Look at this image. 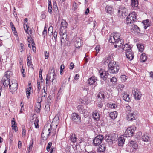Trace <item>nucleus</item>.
Segmentation results:
<instances>
[{
	"label": "nucleus",
	"instance_id": "50",
	"mask_svg": "<svg viewBox=\"0 0 153 153\" xmlns=\"http://www.w3.org/2000/svg\"><path fill=\"white\" fill-rule=\"evenodd\" d=\"M42 68H40V71H39V78H40V79L41 80H42Z\"/></svg>",
	"mask_w": 153,
	"mask_h": 153
},
{
	"label": "nucleus",
	"instance_id": "4",
	"mask_svg": "<svg viewBox=\"0 0 153 153\" xmlns=\"http://www.w3.org/2000/svg\"><path fill=\"white\" fill-rule=\"evenodd\" d=\"M137 19V15L135 12H132L129 14L126 18V22L127 24L133 23Z\"/></svg>",
	"mask_w": 153,
	"mask_h": 153
},
{
	"label": "nucleus",
	"instance_id": "24",
	"mask_svg": "<svg viewBox=\"0 0 153 153\" xmlns=\"http://www.w3.org/2000/svg\"><path fill=\"white\" fill-rule=\"evenodd\" d=\"M41 101L40 102H37L35 105V110L36 112L39 113L40 111V108H41Z\"/></svg>",
	"mask_w": 153,
	"mask_h": 153
},
{
	"label": "nucleus",
	"instance_id": "19",
	"mask_svg": "<svg viewBox=\"0 0 153 153\" xmlns=\"http://www.w3.org/2000/svg\"><path fill=\"white\" fill-rule=\"evenodd\" d=\"M86 107H84L82 105H79L77 106V108L79 112L82 114H85L86 111Z\"/></svg>",
	"mask_w": 153,
	"mask_h": 153
},
{
	"label": "nucleus",
	"instance_id": "16",
	"mask_svg": "<svg viewBox=\"0 0 153 153\" xmlns=\"http://www.w3.org/2000/svg\"><path fill=\"white\" fill-rule=\"evenodd\" d=\"M66 31V30H60V35L61 36V43H63L64 41V39H65L67 37Z\"/></svg>",
	"mask_w": 153,
	"mask_h": 153
},
{
	"label": "nucleus",
	"instance_id": "49",
	"mask_svg": "<svg viewBox=\"0 0 153 153\" xmlns=\"http://www.w3.org/2000/svg\"><path fill=\"white\" fill-rule=\"evenodd\" d=\"M109 107L111 109H115L117 106L115 104H109Z\"/></svg>",
	"mask_w": 153,
	"mask_h": 153
},
{
	"label": "nucleus",
	"instance_id": "27",
	"mask_svg": "<svg viewBox=\"0 0 153 153\" xmlns=\"http://www.w3.org/2000/svg\"><path fill=\"white\" fill-rule=\"evenodd\" d=\"M129 145L134 149H136L138 148V145L135 141H131Z\"/></svg>",
	"mask_w": 153,
	"mask_h": 153
},
{
	"label": "nucleus",
	"instance_id": "48",
	"mask_svg": "<svg viewBox=\"0 0 153 153\" xmlns=\"http://www.w3.org/2000/svg\"><path fill=\"white\" fill-rule=\"evenodd\" d=\"M124 87V85H119L117 86V89L118 91H119V90L122 91Z\"/></svg>",
	"mask_w": 153,
	"mask_h": 153
},
{
	"label": "nucleus",
	"instance_id": "64",
	"mask_svg": "<svg viewBox=\"0 0 153 153\" xmlns=\"http://www.w3.org/2000/svg\"><path fill=\"white\" fill-rule=\"evenodd\" d=\"M11 124L12 127H13V126H16V124L15 121L13 120L11 121Z\"/></svg>",
	"mask_w": 153,
	"mask_h": 153
},
{
	"label": "nucleus",
	"instance_id": "41",
	"mask_svg": "<svg viewBox=\"0 0 153 153\" xmlns=\"http://www.w3.org/2000/svg\"><path fill=\"white\" fill-rule=\"evenodd\" d=\"M137 46L139 51L140 52H142L144 49V46L140 44H138Z\"/></svg>",
	"mask_w": 153,
	"mask_h": 153
},
{
	"label": "nucleus",
	"instance_id": "45",
	"mask_svg": "<svg viewBox=\"0 0 153 153\" xmlns=\"http://www.w3.org/2000/svg\"><path fill=\"white\" fill-rule=\"evenodd\" d=\"M39 120L38 119L36 118L34 122V124L35 125V127L36 128H37L39 127L38 123Z\"/></svg>",
	"mask_w": 153,
	"mask_h": 153
},
{
	"label": "nucleus",
	"instance_id": "12",
	"mask_svg": "<svg viewBox=\"0 0 153 153\" xmlns=\"http://www.w3.org/2000/svg\"><path fill=\"white\" fill-rule=\"evenodd\" d=\"M73 40L74 42L75 47H80L82 46L81 39L80 38L77 37V36H74Z\"/></svg>",
	"mask_w": 153,
	"mask_h": 153
},
{
	"label": "nucleus",
	"instance_id": "23",
	"mask_svg": "<svg viewBox=\"0 0 153 153\" xmlns=\"http://www.w3.org/2000/svg\"><path fill=\"white\" fill-rule=\"evenodd\" d=\"M93 118L95 121L99 120L100 118L99 114L97 112V111H94L92 114Z\"/></svg>",
	"mask_w": 153,
	"mask_h": 153
},
{
	"label": "nucleus",
	"instance_id": "44",
	"mask_svg": "<svg viewBox=\"0 0 153 153\" xmlns=\"http://www.w3.org/2000/svg\"><path fill=\"white\" fill-rule=\"evenodd\" d=\"M120 78L121 80L123 82H125L127 79V77L124 75H121Z\"/></svg>",
	"mask_w": 153,
	"mask_h": 153
},
{
	"label": "nucleus",
	"instance_id": "47",
	"mask_svg": "<svg viewBox=\"0 0 153 153\" xmlns=\"http://www.w3.org/2000/svg\"><path fill=\"white\" fill-rule=\"evenodd\" d=\"M22 136L23 137H25V136L26 134V130L25 129V128L24 126H23L22 127Z\"/></svg>",
	"mask_w": 153,
	"mask_h": 153
},
{
	"label": "nucleus",
	"instance_id": "63",
	"mask_svg": "<svg viewBox=\"0 0 153 153\" xmlns=\"http://www.w3.org/2000/svg\"><path fill=\"white\" fill-rule=\"evenodd\" d=\"M22 146V143L21 141H19L18 142V148L20 149Z\"/></svg>",
	"mask_w": 153,
	"mask_h": 153
},
{
	"label": "nucleus",
	"instance_id": "35",
	"mask_svg": "<svg viewBox=\"0 0 153 153\" xmlns=\"http://www.w3.org/2000/svg\"><path fill=\"white\" fill-rule=\"evenodd\" d=\"M29 87L28 88V90L26 91V93L27 95V97L28 98H29V96L30 94V91L31 90V84H29Z\"/></svg>",
	"mask_w": 153,
	"mask_h": 153
},
{
	"label": "nucleus",
	"instance_id": "61",
	"mask_svg": "<svg viewBox=\"0 0 153 153\" xmlns=\"http://www.w3.org/2000/svg\"><path fill=\"white\" fill-rule=\"evenodd\" d=\"M79 78V74H76L75 76L74 79L75 80H78Z\"/></svg>",
	"mask_w": 153,
	"mask_h": 153
},
{
	"label": "nucleus",
	"instance_id": "32",
	"mask_svg": "<svg viewBox=\"0 0 153 153\" xmlns=\"http://www.w3.org/2000/svg\"><path fill=\"white\" fill-rule=\"evenodd\" d=\"M97 97L98 98L101 99V100H104L105 97L104 92L103 91H100L97 95Z\"/></svg>",
	"mask_w": 153,
	"mask_h": 153
},
{
	"label": "nucleus",
	"instance_id": "11",
	"mask_svg": "<svg viewBox=\"0 0 153 153\" xmlns=\"http://www.w3.org/2000/svg\"><path fill=\"white\" fill-rule=\"evenodd\" d=\"M124 43L123 42L122 44H120L119 43L118 44H114V46L115 48H117V46L119 47L122 49L126 51H129L130 49H131V47L128 44L126 43L124 45H123Z\"/></svg>",
	"mask_w": 153,
	"mask_h": 153
},
{
	"label": "nucleus",
	"instance_id": "3",
	"mask_svg": "<svg viewBox=\"0 0 153 153\" xmlns=\"http://www.w3.org/2000/svg\"><path fill=\"white\" fill-rule=\"evenodd\" d=\"M120 33L114 32L113 35L111 36L109 39L110 42L115 43V44H122L123 41V39L120 37Z\"/></svg>",
	"mask_w": 153,
	"mask_h": 153
},
{
	"label": "nucleus",
	"instance_id": "60",
	"mask_svg": "<svg viewBox=\"0 0 153 153\" xmlns=\"http://www.w3.org/2000/svg\"><path fill=\"white\" fill-rule=\"evenodd\" d=\"M74 63L73 62H71L70 64V67H69L70 69L71 70L73 69L74 68Z\"/></svg>",
	"mask_w": 153,
	"mask_h": 153
},
{
	"label": "nucleus",
	"instance_id": "46",
	"mask_svg": "<svg viewBox=\"0 0 153 153\" xmlns=\"http://www.w3.org/2000/svg\"><path fill=\"white\" fill-rule=\"evenodd\" d=\"M10 24L11 26L12 30H13V33H15V32H16V28L13 23L12 22H11Z\"/></svg>",
	"mask_w": 153,
	"mask_h": 153
},
{
	"label": "nucleus",
	"instance_id": "38",
	"mask_svg": "<svg viewBox=\"0 0 153 153\" xmlns=\"http://www.w3.org/2000/svg\"><path fill=\"white\" fill-rule=\"evenodd\" d=\"M33 143L34 142L33 140H32L30 143V145L29 146V147L27 148V150H28L29 152L32 149L33 145Z\"/></svg>",
	"mask_w": 153,
	"mask_h": 153
},
{
	"label": "nucleus",
	"instance_id": "62",
	"mask_svg": "<svg viewBox=\"0 0 153 153\" xmlns=\"http://www.w3.org/2000/svg\"><path fill=\"white\" fill-rule=\"evenodd\" d=\"M37 88H38V90L39 89L40 90L41 88V86H40V82H39V80H38L37 81Z\"/></svg>",
	"mask_w": 153,
	"mask_h": 153
},
{
	"label": "nucleus",
	"instance_id": "29",
	"mask_svg": "<svg viewBox=\"0 0 153 153\" xmlns=\"http://www.w3.org/2000/svg\"><path fill=\"white\" fill-rule=\"evenodd\" d=\"M129 95L128 94H127L126 93L124 92L123 96V99L128 102H129L130 101V98L129 97Z\"/></svg>",
	"mask_w": 153,
	"mask_h": 153
},
{
	"label": "nucleus",
	"instance_id": "40",
	"mask_svg": "<svg viewBox=\"0 0 153 153\" xmlns=\"http://www.w3.org/2000/svg\"><path fill=\"white\" fill-rule=\"evenodd\" d=\"M112 7L111 6L107 5L105 8V10L108 13H110L112 10Z\"/></svg>",
	"mask_w": 153,
	"mask_h": 153
},
{
	"label": "nucleus",
	"instance_id": "10",
	"mask_svg": "<svg viewBox=\"0 0 153 153\" xmlns=\"http://www.w3.org/2000/svg\"><path fill=\"white\" fill-rule=\"evenodd\" d=\"M132 93L136 100H140L142 96L140 92L136 88H134L132 91Z\"/></svg>",
	"mask_w": 153,
	"mask_h": 153
},
{
	"label": "nucleus",
	"instance_id": "26",
	"mask_svg": "<svg viewBox=\"0 0 153 153\" xmlns=\"http://www.w3.org/2000/svg\"><path fill=\"white\" fill-rule=\"evenodd\" d=\"M117 135L115 134H113L111 136L110 139V143H114L117 141Z\"/></svg>",
	"mask_w": 153,
	"mask_h": 153
},
{
	"label": "nucleus",
	"instance_id": "59",
	"mask_svg": "<svg viewBox=\"0 0 153 153\" xmlns=\"http://www.w3.org/2000/svg\"><path fill=\"white\" fill-rule=\"evenodd\" d=\"M103 104L102 102H99L97 104V106L99 108H101L103 106Z\"/></svg>",
	"mask_w": 153,
	"mask_h": 153
},
{
	"label": "nucleus",
	"instance_id": "51",
	"mask_svg": "<svg viewBox=\"0 0 153 153\" xmlns=\"http://www.w3.org/2000/svg\"><path fill=\"white\" fill-rule=\"evenodd\" d=\"M110 82L112 83H115L117 81V79L115 77H113L110 79Z\"/></svg>",
	"mask_w": 153,
	"mask_h": 153
},
{
	"label": "nucleus",
	"instance_id": "5",
	"mask_svg": "<svg viewBox=\"0 0 153 153\" xmlns=\"http://www.w3.org/2000/svg\"><path fill=\"white\" fill-rule=\"evenodd\" d=\"M52 71V73H49L47 75L46 78V86L48 87L49 85L50 82H53L55 79L56 74L55 72V70L54 69H51Z\"/></svg>",
	"mask_w": 153,
	"mask_h": 153
},
{
	"label": "nucleus",
	"instance_id": "34",
	"mask_svg": "<svg viewBox=\"0 0 153 153\" xmlns=\"http://www.w3.org/2000/svg\"><path fill=\"white\" fill-rule=\"evenodd\" d=\"M12 75V73L10 71H7L5 72L4 76H5L7 78L10 79Z\"/></svg>",
	"mask_w": 153,
	"mask_h": 153
},
{
	"label": "nucleus",
	"instance_id": "9",
	"mask_svg": "<svg viewBox=\"0 0 153 153\" xmlns=\"http://www.w3.org/2000/svg\"><path fill=\"white\" fill-rule=\"evenodd\" d=\"M9 90L11 92H14L17 89L18 85L17 81L15 80H12L9 85Z\"/></svg>",
	"mask_w": 153,
	"mask_h": 153
},
{
	"label": "nucleus",
	"instance_id": "43",
	"mask_svg": "<svg viewBox=\"0 0 153 153\" xmlns=\"http://www.w3.org/2000/svg\"><path fill=\"white\" fill-rule=\"evenodd\" d=\"M48 12L51 13L52 12V8L51 5V2H49L48 3Z\"/></svg>",
	"mask_w": 153,
	"mask_h": 153
},
{
	"label": "nucleus",
	"instance_id": "58",
	"mask_svg": "<svg viewBox=\"0 0 153 153\" xmlns=\"http://www.w3.org/2000/svg\"><path fill=\"white\" fill-rule=\"evenodd\" d=\"M31 63V60H30V61L29 60H27V65L28 66H30L31 68L32 67V66H33V65H32Z\"/></svg>",
	"mask_w": 153,
	"mask_h": 153
},
{
	"label": "nucleus",
	"instance_id": "17",
	"mask_svg": "<svg viewBox=\"0 0 153 153\" xmlns=\"http://www.w3.org/2000/svg\"><path fill=\"white\" fill-rule=\"evenodd\" d=\"M106 148L105 144H101L97 148V152L99 153H104L105 152Z\"/></svg>",
	"mask_w": 153,
	"mask_h": 153
},
{
	"label": "nucleus",
	"instance_id": "18",
	"mask_svg": "<svg viewBox=\"0 0 153 153\" xmlns=\"http://www.w3.org/2000/svg\"><path fill=\"white\" fill-rule=\"evenodd\" d=\"M97 81V78L94 76H92L88 80V84L89 85H91L94 84L96 86L97 85V83H96Z\"/></svg>",
	"mask_w": 153,
	"mask_h": 153
},
{
	"label": "nucleus",
	"instance_id": "28",
	"mask_svg": "<svg viewBox=\"0 0 153 153\" xmlns=\"http://www.w3.org/2000/svg\"><path fill=\"white\" fill-rule=\"evenodd\" d=\"M59 122V118L58 117L55 116L53 120L50 125H51L52 126V125H53L54 124H55L56 126L58 125Z\"/></svg>",
	"mask_w": 153,
	"mask_h": 153
},
{
	"label": "nucleus",
	"instance_id": "15",
	"mask_svg": "<svg viewBox=\"0 0 153 153\" xmlns=\"http://www.w3.org/2000/svg\"><path fill=\"white\" fill-rule=\"evenodd\" d=\"M129 51H126V55L127 58L128 59L131 61L134 58V53L132 52L131 49H130Z\"/></svg>",
	"mask_w": 153,
	"mask_h": 153
},
{
	"label": "nucleus",
	"instance_id": "53",
	"mask_svg": "<svg viewBox=\"0 0 153 153\" xmlns=\"http://www.w3.org/2000/svg\"><path fill=\"white\" fill-rule=\"evenodd\" d=\"M45 109L46 111L48 112L50 111L49 105L48 104H47L45 106Z\"/></svg>",
	"mask_w": 153,
	"mask_h": 153
},
{
	"label": "nucleus",
	"instance_id": "8",
	"mask_svg": "<svg viewBox=\"0 0 153 153\" xmlns=\"http://www.w3.org/2000/svg\"><path fill=\"white\" fill-rule=\"evenodd\" d=\"M72 120L76 124H79L81 122V118L80 115L76 113H73L71 114Z\"/></svg>",
	"mask_w": 153,
	"mask_h": 153
},
{
	"label": "nucleus",
	"instance_id": "6",
	"mask_svg": "<svg viewBox=\"0 0 153 153\" xmlns=\"http://www.w3.org/2000/svg\"><path fill=\"white\" fill-rule=\"evenodd\" d=\"M126 114L127 119L129 121H132L136 118L135 112L131 111V110L127 111Z\"/></svg>",
	"mask_w": 153,
	"mask_h": 153
},
{
	"label": "nucleus",
	"instance_id": "42",
	"mask_svg": "<svg viewBox=\"0 0 153 153\" xmlns=\"http://www.w3.org/2000/svg\"><path fill=\"white\" fill-rule=\"evenodd\" d=\"M28 42H29V43H32L31 45L33 47V50H34V47L33 46L35 45V43H34V41H33L32 39L31 38H28Z\"/></svg>",
	"mask_w": 153,
	"mask_h": 153
},
{
	"label": "nucleus",
	"instance_id": "56",
	"mask_svg": "<svg viewBox=\"0 0 153 153\" xmlns=\"http://www.w3.org/2000/svg\"><path fill=\"white\" fill-rule=\"evenodd\" d=\"M100 48L99 46H97L95 47V50H96V54H97L98 53L99 51H100Z\"/></svg>",
	"mask_w": 153,
	"mask_h": 153
},
{
	"label": "nucleus",
	"instance_id": "52",
	"mask_svg": "<svg viewBox=\"0 0 153 153\" xmlns=\"http://www.w3.org/2000/svg\"><path fill=\"white\" fill-rule=\"evenodd\" d=\"M111 136H106L105 137V140L106 141L110 143Z\"/></svg>",
	"mask_w": 153,
	"mask_h": 153
},
{
	"label": "nucleus",
	"instance_id": "2",
	"mask_svg": "<svg viewBox=\"0 0 153 153\" xmlns=\"http://www.w3.org/2000/svg\"><path fill=\"white\" fill-rule=\"evenodd\" d=\"M108 72L110 73H117L120 68L118 64L114 61H109L108 59L104 61V63L105 65L106 63H108Z\"/></svg>",
	"mask_w": 153,
	"mask_h": 153
},
{
	"label": "nucleus",
	"instance_id": "21",
	"mask_svg": "<svg viewBox=\"0 0 153 153\" xmlns=\"http://www.w3.org/2000/svg\"><path fill=\"white\" fill-rule=\"evenodd\" d=\"M100 73L101 78L103 80L106 81L107 79H109L108 78V76L109 75L108 72L106 71L104 74L102 72H100Z\"/></svg>",
	"mask_w": 153,
	"mask_h": 153
},
{
	"label": "nucleus",
	"instance_id": "20",
	"mask_svg": "<svg viewBox=\"0 0 153 153\" xmlns=\"http://www.w3.org/2000/svg\"><path fill=\"white\" fill-rule=\"evenodd\" d=\"M10 79L7 78L5 76L3 77L2 82H3V85L5 87H7L8 85H10Z\"/></svg>",
	"mask_w": 153,
	"mask_h": 153
},
{
	"label": "nucleus",
	"instance_id": "31",
	"mask_svg": "<svg viewBox=\"0 0 153 153\" xmlns=\"http://www.w3.org/2000/svg\"><path fill=\"white\" fill-rule=\"evenodd\" d=\"M110 118L112 119H114L117 117V113L116 111L111 112L109 114Z\"/></svg>",
	"mask_w": 153,
	"mask_h": 153
},
{
	"label": "nucleus",
	"instance_id": "13",
	"mask_svg": "<svg viewBox=\"0 0 153 153\" xmlns=\"http://www.w3.org/2000/svg\"><path fill=\"white\" fill-rule=\"evenodd\" d=\"M134 127L128 128L126 131L125 134L127 137H132L134 132Z\"/></svg>",
	"mask_w": 153,
	"mask_h": 153
},
{
	"label": "nucleus",
	"instance_id": "55",
	"mask_svg": "<svg viewBox=\"0 0 153 153\" xmlns=\"http://www.w3.org/2000/svg\"><path fill=\"white\" fill-rule=\"evenodd\" d=\"M47 28L45 27L44 30L42 32V35L44 36V37L47 34Z\"/></svg>",
	"mask_w": 153,
	"mask_h": 153
},
{
	"label": "nucleus",
	"instance_id": "54",
	"mask_svg": "<svg viewBox=\"0 0 153 153\" xmlns=\"http://www.w3.org/2000/svg\"><path fill=\"white\" fill-rule=\"evenodd\" d=\"M58 34V33L57 32L55 31L53 33V36L55 39V41H56V38L57 36V35Z\"/></svg>",
	"mask_w": 153,
	"mask_h": 153
},
{
	"label": "nucleus",
	"instance_id": "22",
	"mask_svg": "<svg viewBox=\"0 0 153 153\" xmlns=\"http://www.w3.org/2000/svg\"><path fill=\"white\" fill-rule=\"evenodd\" d=\"M68 25V23L64 19H62L61 21V25H60V30H63H63H66Z\"/></svg>",
	"mask_w": 153,
	"mask_h": 153
},
{
	"label": "nucleus",
	"instance_id": "7",
	"mask_svg": "<svg viewBox=\"0 0 153 153\" xmlns=\"http://www.w3.org/2000/svg\"><path fill=\"white\" fill-rule=\"evenodd\" d=\"M103 136L101 135H99L96 137L93 140V142L94 146L99 145L103 140Z\"/></svg>",
	"mask_w": 153,
	"mask_h": 153
},
{
	"label": "nucleus",
	"instance_id": "1",
	"mask_svg": "<svg viewBox=\"0 0 153 153\" xmlns=\"http://www.w3.org/2000/svg\"><path fill=\"white\" fill-rule=\"evenodd\" d=\"M51 127V125H50L49 123L45 125L41 134L43 140H47L48 136L51 134H52L53 136L55 135L56 131L53 130V131H52Z\"/></svg>",
	"mask_w": 153,
	"mask_h": 153
},
{
	"label": "nucleus",
	"instance_id": "37",
	"mask_svg": "<svg viewBox=\"0 0 153 153\" xmlns=\"http://www.w3.org/2000/svg\"><path fill=\"white\" fill-rule=\"evenodd\" d=\"M142 140L145 142H147L148 141L149 139V137L147 134H145L142 136Z\"/></svg>",
	"mask_w": 153,
	"mask_h": 153
},
{
	"label": "nucleus",
	"instance_id": "25",
	"mask_svg": "<svg viewBox=\"0 0 153 153\" xmlns=\"http://www.w3.org/2000/svg\"><path fill=\"white\" fill-rule=\"evenodd\" d=\"M77 139V137L76 135L75 134H72L70 135L69 140L73 143H75L76 142Z\"/></svg>",
	"mask_w": 153,
	"mask_h": 153
},
{
	"label": "nucleus",
	"instance_id": "14",
	"mask_svg": "<svg viewBox=\"0 0 153 153\" xmlns=\"http://www.w3.org/2000/svg\"><path fill=\"white\" fill-rule=\"evenodd\" d=\"M131 32L137 35L140 33V30L137 25H131Z\"/></svg>",
	"mask_w": 153,
	"mask_h": 153
},
{
	"label": "nucleus",
	"instance_id": "39",
	"mask_svg": "<svg viewBox=\"0 0 153 153\" xmlns=\"http://www.w3.org/2000/svg\"><path fill=\"white\" fill-rule=\"evenodd\" d=\"M24 27L27 33H29V30L30 32V30H29V27L26 24H24Z\"/></svg>",
	"mask_w": 153,
	"mask_h": 153
},
{
	"label": "nucleus",
	"instance_id": "36",
	"mask_svg": "<svg viewBox=\"0 0 153 153\" xmlns=\"http://www.w3.org/2000/svg\"><path fill=\"white\" fill-rule=\"evenodd\" d=\"M132 6L133 7H137L138 3L137 0H131Z\"/></svg>",
	"mask_w": 153,
	"mask_h": 153
},
{
	"label": "nucleus",
	"instance_id": "30",
	"mask_svg": "<svg viewBox=\"0 0 153 153\" xmlns=\"http://www.w3.org/2000/svg\"><path fill=\"white\" fill-rule=\"evenodd\" d=\"M125 142V139L123 137H120L118 141V145L120 146H122L124 143Z\"/></svg>",
	"mask_w": 153,
	"mask_h": 153
},
{
	"label": "nucleus",
	"instance_id": "57",
	"mask_svg": "<svg viewBox=\"0 0 153 153\" xmlns=\"http://www.w3.org/2000/svg\"><path fill=\"white\" fill-rule=\"evenodd\" d=\"M45 57L46 59H48L49 57V53L46 51L45 52Z\"/></svg>",
	"mask_w": 153,
	"mask_h": 153
},
{
	"label": "nucleus",
	"instance_id": "33",
	"mask_svg": "<svg viewBox=\"0 0 153 153\" xmlns=\"http://www.w3.org/2000/svg\"><path fill=\"white\" fill-rule=\"evenodd\" d=\"M147 59V57L145 53L142 54L140 56V61L142 62H144Z\"/></svg>",
	"mask_w": 153,
	"mask_h": 153
}]
</instances>
